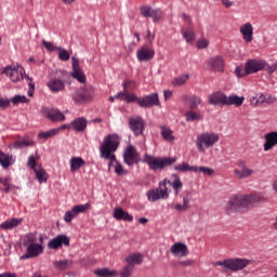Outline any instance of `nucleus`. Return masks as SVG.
<instances>
[{"label": "nucleus", "mask_w": 277, "mask_h": 277, "mask_svg": "<svg viewBox=\"0 0 277 277\" xmlns=\"http://www.w3.org/2000/svg\"><path fill=\"white\" fill-rule=\"evenodd\" d=\"M22 243L26 248V253L21 255V261L26 259H36L44 252V235L32 232L22 237Z\"/></svg>", "instance_id": "obj_1"}, {"label": "nucleus", "mask_w": 277, "mask_h": 277, "mask_svg": "<svg viewBox=\"0 0 277 277\" xmlns=\"http://www.w3.org/2000/svg\"><path fill=\"white\" fill-rule=\"evenodd\" d=\"M262 198L259 195H233L227 203V213H239L243 209H250L254 205H259Z\"/></svg>", "instance_id": "obj_2"}, {"label": "nucleus", "mask_w": 277, "mask_h": 277, "mask_svg": "<svg viewBox=\"0 0 277 277\" xmlns=\"http://www.w3.org/2000/svg\"><path fill=\"white\" fill-rule=\"evenodd\" d=\"M120 135L117 133H110L104 136L102 144L100 145V157L108 161H116V150L120 148L121 142Z\"/></svg>", "instance_id": "obj_3"}, {"label": "nucleus", "mask_w": 277, "mask_h": 277, "mask_svg": "<svg viewBox=\"0 0 277 277\" xmlns=\"http://www.w3.org/2000/svg\"><path fill=\"white\" fill-rule=\"evenodd\" d=\"M143 163H147L149 170L157 172V170H166V168L176 163V158L174 157H155L145 154L143 157Z\"/></svg>", "instance_id": "obj_4"}, {"label": "nucleus", "mask_w": 277, "mask_h": 277, "mask_svg": "<svg viewBox=\"0 0 277 277\" xmlns=\"http://www.w3.org/2000/svg\"><path fill=\"white\" fill-rule=\"evenodd\" d=\"M220 142V134L216 132L200 133L196 140L195 145L199 153H205L207 148H213Z\"/></svg>", "instance_id": "obj_5"}, {"label": "nucleus", "mask_w": 277, "mask_h": 277, "mask_svg": "<svg viewBox=\"0 0 277 277\" xmlns=\"http://www.w3.org/2000/svg\"><path fill=\"white\" fill-rule=\"evenodd\" d=\"M168 183L170 180L164 179L159 182L157 188H151L146 192V197L149 202H157V200H166L170 198V190H168Z\"/></svg>", "instance_id": "obj_6"}, {"label": "nucleus", "mask_w": 277, "mask_h": 277, "mask_svg": "<svg viewBox=\"0 0 277 277\" xmlns=\"http://www.w3.org/2000/svg\"><path fill=\"white\" fill-rule=\"evenodd\" d=\"M130 103H136L138 107L143 109H150V107H158L160 105L159 94L150 93L142 97L135 95V93H130Z\"/></svg>", "instance_id": "obj_7"}, {"label": "nucleus", "mask_w": 277, "mask_h": 277, "mask_svg": "<svg viewBox=\"0 0 277 277\" xmlns=\"http://www.w3.org/2000/svg\"><path fill=\"white\" fill-rule=\"evenodd\" d=\"M252 261L243 258H234V259H226L224 261H216L215 265H220L221 267H225L230 272H241V269H246L248 265H250Z\"/></svg>", "instance_id": "obj_8"}, {"label": "nucleus", "mask_w": 277, "mask_h": 277, "mask_svg": "<svg viewBox=\"0 0 277 277\" xmlns=\"http://www.w3.org/2000/svg\"><path fill=\"white\" fill-rule=\"evenodd\" d=\"M128 124L130 131L134 133V135L137 137L140 135H144V131L146 129V121L142 116H136V117H130L128 119Z\"/></svg>", "instance_id": "obj_9"}, {"label": "nucleus", "mask_w": 277, "mask_h": 277, "mask_svg": "<svg viewBox=\"0 0 277 277\" xmlns=\"http://www.w3.org/2000/svg\"><path fill=\"white\" fill-rule=\"evenodd\" d=\"M3 75L10 77V80L13 83H18V81H23L25 79V68L22 66L13 67V66H5L3 68Z\"/></svg>", "instance_id": "obj_10"}, {"label": "nucleus", "mask_w": 277, "mask_h": 277, "mask_svg": "<svg viewBox=\"0 0 277 277\" xmlns=\"http://www.w3.org/2000/svg\"><path fill=\"white\" fill-rule=\"evenodd\" d=\"M41 116H44V118H48L51 122H64V120H66V115H64L62 110L47 106L41 108Z\"/></svg>", "instance_id": "obj_11"}, {"label": "nucleus", "mask_w": 277, "mask_h": 277, "mask_svg": "<svg viewBox=\"0 0 277 277\" xmlns=\"http://www.w3.org/2000/svg\"><path fill=\"white\" fill-rule=\"evenodd\" d=\"M123 163L129 167L140 163V154L133 145H128L123 150Z\"/></svg>", "instance_id": "obj_12"}, {"label": "nucleus", "mask_w": 277, "mask_h": 277, "mask_svg": "<svg viewBox=\"0 0 277 277\" xmlns=\"http://www.w3.org/2000/svg\"><path fill=\"white\" fill-rule=\"evenodd\" d=\"M237 166L240 168V170H234L236 179H250V176H254V174H256V171H254V169L248 168V166H246V161L243 160L238 161Z\"/></svg>", "instance_id": "obj_13"}, {"label": "nucleus", "mask_w": 277, "mask_h": 277, "mask_svg": "<svg viewBox=\"0 0 277 277\" xmlns=\"http://www.w3.org/2000/svg\"><path fill=\"white\" fill-rule=\"evenodd\" d=\"M71 98L76 105H83V103L92 101V92L88 89H79L71 94Z\"/></svg>", "instance_id": "obj_14"}, {"label": "nucleus", "mask_w": 277, "mask_h": 277, "mask_svg": "<svg viewBox=\"0 0 277 277\" xmlns=\"http://www.w3.org/2000/svg\"><path fill=\"white\" fill-rule=\"evenodd\" d=\"M63 246H70V238L64 234L57 235L48 242L49 250H60Z\"/></svg>", "instance_id": "obj_15"}, {"label": "nucleus", "mask_w": 277, "mask_h": 277, "mask_svg": "<svg viewBox=\"0 0 277 277\" xmlns=\"http://www.w3.org/2000/svg\"><path fill=\"white\" fill-rule=\"evenodd\" d=\"M47 88L52 92V94H57L66 90V81L62 78H52L47 82Z\"/></svg>", "instance_id": "obj_16"}, {"label": "nucleus", "mask_w": 277, "mask_h": 277, "mask_svg": "<svg viewBox=\"0 0 277 277\" xmlns=\"http://www.w3.org/2000/svg\"><path fill=\"white\" fill-rule=\"evenodd\" d=\"M71 77L79 83H85V74H83V70H81V67L79 66V60L76 57H71Z\"/></svg>", "instance_id": "obj_17"}, {"label": "nucleus", "mask_w": 277, "mask_h": 277, "mask_svg": "<svg viewBox=\"0 0 277 277\" xmlns=\"http://www.w3.org/2000/svg\"><path fill=\"white\" fill-rule=\"evenodd\" d=\"M155 57V50L143 45L136 51V60L138 62H150Z\"/></svg>", "instance_id": "obj_18"}, {"label": "nucleus", "mask_w": 277, "mask_h": 277, "mask_svg": "<svg viewBox=\"0 0 277 277\" xmlns=\"http://www.w3.org/2000/svg\"><path fill=\"white\" fill-rule=\"evenodd\" d=\"M247 70L249 75H254V72H259L260 70L265 69L267 66V62L262 60H249L246 63Z\"/></svg>", "instance_id": "obj_19"}, {"label": "nucleus", "mask_w": 277, "mask_h": 277, "mask_svg": "<svg viewBox=\"0 0 277 277\" xmlns=\"http://www.w3.org/2000/svg\"><path fill=\"white\" fill-rule=\"evenodd\" d=\"M208 66L210 70L214 72H224L225 62L222 56H214L208 60Z\"/></svg>", "instance_id": "obj_20"}, {"label": "nucleus", "mask_w": 277, "mask_h": 277, "mask_svg": "<svg viewBox=\"0 0 277 277\" xmlns=\"http://www.w3.org/2000/svg\"><path fill=\"white\" fill-rule=\"evenodd\" d=\"M240 34L245 42H252L254 40V26H252V23L248 22L240 26Z\"/></svg>", "instance_id": "obj_21"}, {"label": "nucleus", "mask_w": 277, "mask_h": 277, "mask_svg": "<svg viewBox=\"0 0 277 277\" xmlns=\"http://www.w3.org/2000/svg\"><path fill=\"white\" fill-rule=\"evenodd\" d=\"M170 252L171 254H173V256L177 258L187 256V254H189V251L187 250V245L183 242L173 243L170 248Z\"/></svg>", "instance_id": "obj_22"}, {"label": "nucleus", "mask_w": 277, "mask_h": 277, "mask_svg": "<svg viewBox=\"0 0 277 277\" xmlns=\"http://www.w3.org/2000/svg\"><path fill=\"white\" fill-rule=\"evenodd\" d=\"M71 131L76 133H83L88 129V119L84 117H78L70 122Z\"/></svg>", "instance_id": "obj_23"}, {"label": "nucleus", "mask_w": 277, "mask_h": 277, "mask_svg": "<svg viewBox=\"0 0 277 277\" xmlns=\"http://www.w3.org/2000/svg\"><path fill=\"white\" fill-rule=\"evenodd\" d=\"M264 153H268V150H272L274 146H277V132H268L264 135Z\"/></svg>", "instance_id": "obj_24"}, {"label": "nucleus", "mask_w": 277, "mask_h": 277, "mask_svg": "<svg viewBox=\"0 0 277 277\" xmlns=\"http://www.w3.org/2000/svg\"><path fill=\"white\" fill-rule=\"evenodd\" d=\"M16 163V156H13L12 154H5L0 149V166L8 170L10 166H14Z\"/></svg>", "instance_id": "obj_25"}, {"label": "nucleus", "mask_w": 277, "mask_h": 277, "mask_svg": "<svg viewBox=\"0 0 277 277\" xmlns=\"http://www.w3.org/2000/svg\"><path fill=\"white\" fill-rule=\"evenodd\" d=\"M243 101H246V97L239 96V95H225L224 97V105L227 107H230L234 105V107H241L243 105Z\"/></svg>", "instance_id": "obj_26"}, {"label": "nucleus", "mask_w": 277, "mask_h": 277, "mask_svg": "<svg viewBox=\"0 0 277 277\" xmlns=\"http://www.w3.org/2000/svg\"><path fill=\"white\" fill-rule=\"evenodd\" d=\"M22 223H23V219L12 217L2 222L0 224V228H2V230H13V228H16V226H18Z\"/></svg>", "instance_id": "obj_27"}, {"label": "nucleus", "mask_w": 277, "mask_h": 277, "mask_svg": "<svg viewBox=\"0 0 277 277\" xmlns=\"http://www.w3.org/2000/svg\"><path fill=\"white\" fill-rule=\"evenodd\" d=\"M144 261V258L142 256V253H132L126 258V263H128V266L135 267V265H142Z\"/></svg>", "instance_id": "obj_28"}, {"label": "nucleus", "mask_w": 277, "mask_h": 277, "mask_svg": "<svg viewBox=\"0 0 277 277\" xmlns=\"http://www.w3.org/2000/svg\"><path fill=\"white\" fill-rule=\"evenodd\" d=\"M110 103L115 101H123V103L131 104V92L129 91H119L116 95L109 97Z\"/></svg>", "instance_id": "obj_29"}, {"label": "nucleus", "mask_w": 277, "mask_h": 277, "mask_svg": "<svg viewBox=\"0 0 277 277\" xmlns=\"http://www.w3.org/2000/svg\"><path fill=\"white\" fill-rule=\"evenodd\" d=\"M174 181L167 183V185H171L174 196H179L181 194V190L183 189V182L181 181V177H179V174L173 173L172 174Z\"/></svg>", "instance_id": "obj_30"}, {"label": "nucleus", "mask_w": 277, "mask_h": 277, "mask_svg": "<svg viewBox=\"0 0 277 277\" xmlns=\"http://www.w3.org/2000/svg\"><path fill=\"white\" fill-rule=\"evenodd\" d=\"M182 101H188L189 103V109L194 110L198 108V105H202V98L198 95H183Z\"/></svg>", "instance_id": "obj_31"}, {"label": "nucleus", "mask_w": 277, "mask_h": 277, "mask_svg": "<svg viewBox=\"0 0 277 277\" xmlns=\"http://www.w3.org/2000/svg\"><path fill=\"white\" fill-rule=\"evenodd\" d=\"M160 135L164 140V142H174L176 137L174 136V131L172 129L166 127V126H160Z\"/></svg>", "instance_id": "obj_32"}, {"label": "nucleus", "mask_w": 277, "mask_h": 277, "mask_svg": "<svg viewBox=\"0 0 277 277\" xmlns=\"http://www.w3.org/2000/svg\"><path fill=\"white\" fill-rule=\"evenodd\" d=\"M83 166H85V160L81 157H71L69 160L70 172H77V170H80Z\"/></svg>", "instance_id": "obj_33"}, {"label": "nucleus", "mask_w": 277, "mask_h": 277, "mask_svg": "<svg viewBox=\"0 0 277 277\" xmlns=\"http://www.w3.org/2000/svg\"><path fill=\"white\" fill-rule=\"evenodd\" d=\"M225 96L226 94L224 93H220V92L212 93L208 96V103L209 105H217L220 103L224 105Z\"/></svg>", "instance_id": "obj_34"}, {"label": "nucleus", "mask_w": 277, "mask_h": 277, "mask_svg": "<svg viewBox=\"0 0 277 277\" xmlns=\"http://www.w3.org/2000/svg\"><path fill=\"white\" fill-rule=\"evenodd\" d=\"M181 34L187 44H194L196 41V32L192 28H182Z\"/></svg>", "instance_id": "obj_35"}, {"label": "nucleus", "mask_w": 277, "mask_h": 277, "mask_svg": "<svg viewBox=\"0 0 277 277\" xmlns=\"http://www.w3.org/2000/svg\"><path fill=\"white\" fill-rule=\"evenodd\" d=\"M71 266H72V261L70 260H58L53 262L54 269H58L61 272L69 269V267Z\"/></svg>", "instance_id": "obj_36"}, {"label": "nucleus", "mask_w": 277, "mask_h": 277, "mask_svg": "<svg viewBox=\"0 0 277 277\" xmlns=\"http://www.w3.org/2000/svg\"><path fill=\"white\" fill-rule=\"evenodd\" d=\"M93 274H95V276H98V277L118 276V273L116 271H111L107 267L95 269L93 271Z\"/></svg>", "instance_id": "obj_37"}, {"label": "nucleus", "mask_w": 277, "mask_h": 277, "mask_svg": "<svg viewBox=\"0 0 277 277\" xmlns=\"http://www.w3.org/2000/svg\"><path fill=\"white\" fill-rule=\"evenodd\" d=\"M184 116L186 118V122H198V120H202V114L195 110H188Z\"/></svg>", "instance_id": "obj_38"}, {"label": "nucleus", "mask_w": 277, "mask_h": 277, "mask_svg": "<svg viewBox=\"0 0 277 277\" xmlns=\"http://www.w3.org/2000/svg\"><path fill=\"white\" fill-rule=\"evenodd\" d=\"M55 135H60V130L51 129L45 132H39L37 137L38 140H49L51 137H55Z\"/></svg>", "instance_id": "obj_39"}, {"label": "nucleus", "mask_w": 277, "mask_h": 277, "mask_svg": "<svg viewBox=\"0 0 277 277\" xmlns=\"http://www.w3.org/2000/svg\"><path fill=\"white\" fill-rule=\"evenodd\" d=\"M187 79H189V75L187 74L176 77L172 80V85H174V88H181V85H185Z\"/></svg>", "instance_id": "obj_40"}, {"label": "nucleus", "mask_w": 277, "mask_h": 277, "mask_svg": "<svg viewBox=\"0 0 277 277\" xmlns=\"http://www.w3.org/2000/svg\"><path fill=\"white\" fill-rule=\"evenodd\" d=\"M12 105H25V103H29V98L25 95L16 94L11 98Z\"/></svg>", "instance_id": "obj_41"}, {"label": "nucleus", "mask_w": 277, "mask_h": 277, "mask_svg": "<svg viewBox=\"0 0 277 277\" xmlns=\"http://www.w3.org/2000/svg\"><path fill=\"white\" fill-rule=\"evenodd\" d=\"M195 168L196 167H194V166L192 167L187 162H183L181 164L175 166L174 170L176 172H195Z\"/></svg>", "instance_id": "obj_42"}, {"label": "nucleus", "mask_w": 277, "mask_h": 277, "mask_svg": "<svg viewBox=\"0 0 277 277\" xmlns=\"http://www.w3.org/2000/svg\"><path fill=\"white\" fill-rule=\"evenodd\" d=\"M195 172H201L205 176H213L215 174V170L208 167H195Z\"/></svg>", "instance_id": "obj_43"}, {"label": "nucleus", "mask_w": 277, "mask_h": 277, "mask_svg": "<svg viewBox=\"0 0 277 277\" xmlns=\"http://www.w3.org/2000/svg\"><path fill=\"white\" fill-rule=\"evenodd\" d=\"M154 11H155V9H153L150 5H142L140 8V12H141L142 16H144V18H150Z\"/></svg>", "instance_id": "obj_44"}, {"label": "nucleus", "mask_w": 277, "mask_h": 277, "mask_svg": "<svg viewBox=\"0 0 277 277\" xmlns=\"http://www.w3.org/2000/svg\"><path fill=\"white\" fill-rule=\"evenodd\" d=\"M56 51H58V60H61V62H68V60H70V53H68L66 49L58 47Z\"/></svg>", "instance_id": "obj_45"}, {"label": "nucleus", "mask_w": 277, "mask_h": 277, "mask_svg": "<svg viewBox=\"0 0 277 277\" xmlns=\"http://www.w3.org/2000/svg\"><path fill=\"white\" fill-rule=\"evenodd\" d=\"M12 180L10 177H0V185H3V192L5 194H10V189L12 188Z\"/></svg>", "instance_id": "obj_46"}, {"label": "nucleus", "mask_w": 277, "mask_h": 277, "mask_svg": "<svg viewBox=\"0 0 277 277\" xmlns=\"http://www.w3.org/2000/svg\"><path fill=\"white\" fill-rule=\"evenodd\" d=\"M115 174H117V176H124L129 174V171L124 170L122 163H120V161L117 160L115 164Z\"/></svg>", "instance_id": "obj_47"}, {"label": "nucleus", "mask_w": 277, "mask_h": 277, "mask_svg": "<svg viewBox=\"0 0 277 277\" xmlns=\"http://www.w3.org/2000/svg\"><path fill=\"white\" fill-rule=\"evenodd\" d=\"M35 173L39 183H47V171L44 169H35Z\"/></svg>", "instance_id": "obj_48"}, {"label": "nucleus", "mask_w": 277, "mask_h": 277, "mask_svg": "<svg viewBox=\"0 0 277 277\" xmlns=\"http://www.w3.org/2000/svg\"><path fill=\"white\" fill-rule=\"evenodd\" d=\"M235 75L238 77V79H241V77H246V75H250L249 72H248V67H247V65L245 66V68H243V66H237L236 68H235Z\"/></svg>", "instance_id": "obj_49"}, {"label": "nucleus", "mask_w": 277, "mask_h": 277, "mask_svg": "<svg viewBox=\"0 0 277 277\" xmlns=\"http://www.w3.org/2000/svg\"><path fill=\"white\" fill-rule=\"evenodd\" d=\"M72 208L77 215H78V213H85L88 211V209H90V202H87L84 205L74 206Z\"/></svg>", "instance_id": "obj_50"}, {"label": "nucleus", "mask_w": 277, "mask_h": 277, "mask_svg": "<svg viewBox=\"0 0 277 277\" xmlns=\"http://www.w3.org/2000/svg\"><path fill=\"white\" fill-rule=\"evenodd\" d=\"M75 217H77V214L75 212V208H71V210L65 212L64 220L67 224L72 222V220H75Z\"/></svg>", "instance_id": "obj_51"}, {"label": "nucleus", "mask_w": 277, "mask_h": 277, "mask_svg": "<svg viewBox=\"0 0 277 277\" xmlns=\"http://www.w3.org/2000/svg\"><path fill=\"white\" fill-rule=\"evenodd\" d=\"M42 47H44V49L49 51V53H53V51H57V49H60V47L53 45L51 41L47 40H42Z\"/></svg>", "instance_id": "obj_52"}, {"label": "nucleus", "mask_w": 277, "mask_h": 277, "mask_svg": "<svg viewBox=\"0 0 277 277\" xmlns=\"http://www.w3.org/2000/svg\"><path fill=\"white\" fill-rule=\"evenodd\" d=\"M131 274H133V267L126 265L122 267V269L119 272L120 277H131Z\"/></svg>", "instance_id": "obj_53"}, {"label": "nucleus", "mask_w": 277, "mask_h": 277, "mask_svg": "<svg viewBox=\"0 0 277 277\" xmlns=\"http://www.w3.org/2000/svg\"><path fill=\"white\" fill-rule=\"evenodd\" d=\"M124 216V210H122V208H115L113 211V217L117 221L122 220V217Z\"/></svg>", "instance_id": "obj_54"}, {"label": "nucleus", "mask_w": 277, "mask_h": 277, "mask_svg": "<svg viewBox=\"0 0 277 277\" xmlns=\"http://www.w3.org/2000/svg\"><path fill=\"white\" fill-rule=\"evenodd\" d=\"M149 18H153L154 23L161 21V10L155 9Z\"/></svg>", "instance_id": "obj_55"}, {"label": "nucleus", "mask_w": 277, "mask_h": 277, "mask_svg": "<svg viewBox=\"0 0 277 277\" xmlns=\"http://www.w3.org/2000/svg\"><path fill=\"white\" fill-rule=\"evenodd\" d=\"M276 101H277L276 96L272 94H264V103L266 105H274Z\"/></svg>", "instance_id": "obj_56"}, {"label": "nucleus", "mask_w": 277, "mask_h": 277, "mask_svg": "<svg viewBox=\"0 0 277 277\" xmlns=\"http://www.w3.org/2000/svg\"><path fill=\"white\" fill-rule=\"evenodd\" d=\"M10 103H12V98H0V108L1 109H8L10 107Z\"/></svg>", "instance_id": "obj_57"}, {"label": "nucleus", "mask_w": 277, "mask_h": 277, "mask_svg": "<svg viewBox=\"0 0 277 277\" xmlns=\"http://www.w3.org/2000/svg\"><path fill=\"white\" fill-rule=\"evenodd\" d=\"M196 47H197V49H207V47H209V40H207V39H199L196 42Z\"/></svg>", "instance_id": "obj_58"}, {"label": "nucleus", "mask_w": 277, "mask_h": 277, "mask_svg": "<svg viewBox=\"0 0 277 277\" xmlns=\"http://www.w3.org/2000/svg\"><path fill=\"white\" fill-rule=\"evenodd\" d=\"M265 103V94L258 93V100L255 102V107H261Z\"/></svg>", "instance_id": "obj_59"}, {"label": "nucleus", "mask_w": 277, "mask_h": 277, "mask_svg": "<svg viewBox=\"0 0 277 277\" xmlns=\"http://www.w3.org/2000/svg\"><path fill=\"white\" fill-rule=\"evenodd\" d=\"M265 68H266V71L268 72V75H274V72H276V70H277V65H276V63H274L272 65L266 63Z\"/></svg>", "instance_id": "obj_60"}, {"label": "nucleus", "mask_w": 277, "mask_h": 277, "mask_svg": "<svg viewBox=\"0 0 277 277\" xmlns=\"http://www.w3.org/2000/svg\"><path fill=\"white\" fill-rule=\"evenodd\" d=\"M28 168H32L36 170V158L34 156L28 157V162H27Z\"/></svg>", "instance_id": "obj_61"}, {"label": "nucleus", "mask_w": 277, "mask_h": 277, "mask_svg": "<svg viewBox=\"0 0 277 277\" xmlns=\"http://www.w3.org/2000/svg\"><path fill=\"white\" fill-rule=\"evenodd\" d=\"M54 129L58 130V133H60L62 131H65V129H67L68 131L72 130V126H70V122H69V123L62 124L61 127L54 128Z\"/></svg>", "instance_id": "obj_62"}, {"label": "nucleus", "mask_w": 277, "mask_h": 277, "mask_svg": "<svg viewBox=\"0 0 277 277\" xmlns=\"http://www.w3.org/2000/svg\"><path fill=\"white\" fill-rule=\"evenodd\" d=\"M121 220H123V222H133V215L129 212H123V217Z\"/></svg>", "instance_id": "obj_63"}, {"label": "nucleus", "mask_w": 277, "mask_h": 277, "mask_svg": "<svg viewBox=\"0 0 277 277\" xmlns=\"http://www.w3.org/2000/svg\"><path fill=\"white\" fill-rule=\"evenodd\" d=\"M0 277H16V273H2Z\"/></svg>", "instance_id": "obj_64"}]
</instances>
